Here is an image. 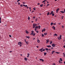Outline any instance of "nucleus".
I'll use <instances>...</instances> for the list:
<instances>
[{
	"label": "nucleus",
	"instance_id": "4468645a",
	"mask_svg": "<svg viewBox=\"0 0 65 65\" xmlns=\"http://www.w3.org/2000/svg\"><path fill=\"white\" fill-rule=\"evenodd\" d=\"M23 6H24L25 7H27V5H23Z\"/></svg>",
	"mask_w": 65,
	"mask_h": 65
},
{
	"label": "nucleus",
	"instance_id": "4d7b16f0",
	"mask_svg": "<svg viewBox=\"0 0 65 65\" xmlns=\"http://www.w3.org/2000/svg\"><path fill=\"white\" fill-rule=\"evenodd\" d=\"M27 55L28 56H29V55H30V54H29V53H28L27 54Z\"/></svg>",
	"mask_w": 65,
	"mask_h": 65
},
{
	"label": "nucleus",
	"instance_id": "a878e982",
	"mask_svg": "<svg viewBox=\"0 0 65 65\" xmlns=\"http://www.w3.org/2000/svg\"><path fill=\"white\" fill-rule=\"evenodd\" d=\"M63 57H65V54H64V53H63Z\"/></svg>",
	"mask_w": 65,
	"mask_h": 65
},
{
	"label": "nucleus",
	"instance_id": "ea45409f",
	"mask_svg": "<svg viewBox=\"0 0 65 65\" xmlns=\"http://www.w3.org/2000/svg\"><path fill=\"white\" fill-rule=\"evenodd\" d=\"M18 4L19 5H20V2L18 3Z\"/></svg>",
	"mask_w": 65,
	"mask_h": 65
},
{
	"label": "nucleus",
	"instance_id": "9d476101",
	"mask_svg": "<svg viewBox=\"0 0 65 65\" xmlns=\"http://www.w3.org/2000/svg\"><path fill=\"white\" fill-rule=\"evenodd\" d=\"M50 41V40H46V43H48V42H49V41Z\"/></svg>",
	"mask_w": 65,
	"mask_h": 65
},
{
	"label": "nucleus",
	"instance_id": "72a5a7b5",
	"mask_svg": "<svg viewBox=\"0 0 65 65\" xmlns=\"http://www.w3.org/2000/svg\"><path fill=\"white\" fill-rule=\"evenodd\" d=\"M26 43V44H28V42L27 41V42H25Z\"/></svg>",
	"mask_w": 65,
	"mask_h": 65
},
{
	"label": "nucleus",
	"instance_id": "49530a36",
	"mask_svg": "<svg viewBox=\"0 0 65 65\" xmlns=\"http://www.w3.org/2000/svg\"><path fill=\"white\" fill-rule=\"evenodd\" d=\"M20 1V0H18L17 1V2H19Z\"/></svg>",
	"mask_w": 65,
	"mask_h": 65
},
{
	"label": "nucleus",
	"instance_id": "13d9d810",
	"mask_svg": "<svg viewBox=\"0 0 65 65\" xmlns=\"http://www.w3.org/2000/svg\"><path fill=\"white\" fill-rule=\"evenodd\" d=\"M23 4H25V3L24 2H23Z\"/></svg>",
	"mask_w": 65,
	"mask_h": 65
},
{
	"label": "nucleus",
	"instance_id": "473e14b6",
	"mask_svg": "<svg viewBox=\"0 0 65 65\" xmlns=\"http://www.w3.org/2000/svg\"><path fill=\"white\" fill-rule=\"evenodd\" d=\"M48 48H45V50H46V51H48Z\"/></svg>",
	"mask_w": 65,
	"mask_h": 65
},
{
	"label": "nucleus",
	"instance_id": "a18cd8bd",
	"mask_svg": "<svg viewBox=\"0 0 65 65\" xmlns=\"http://www.w3.org/2000/svg\"><path fill=\"white\" fill-rule=\"evenodd\" d=\"M20 7H23V5H20Z\"/></svg>",
	"mask_w": 65,
	"mask_h": 65
},
{
	"label": "nucleus",
	"instance_id": "e433bc0d",
	"mask_svg": "<svg viewBox=\"0 0 65 65\" xmlns=\"http://www.w3.org/2000/svg\"><path fill=\"white\" fill-rule=\"evenodd\" d=\"M42 6H43V4H42V5H40V6L41 7H42Z\"/></svg>",
	"mask_w": 65,
	"mask_h": 65
},
{
	"label": "nucleus",
	"instance_id": "5701e85b",
	"mask_svg": "<svg viewBox=\"0 0 65 65\" xmlns=\"http://www.w3.org/2000/svg\"><path fill=\"white\" fill-rule=\"evenodd\" d=\"M33 24L35 26H37V24H35V23L34 24Z\"/></svg>",
	"mask_w": 65,
	"mask_h": 65
},
{
	"label": "nucleus",
	"instance_id": "423d86ee",
	"mask_svg": "<svg viewBox=\"0 0 65 65\" xmlns=\"http://www.w3.org/2000/svg\"><path fill=\"white\" fill-rule=\"evenodd\" d=\"M18 44L19 45H20L22 44V42H18Z\"/></svg>",
	"mask_w": 65,
	"mask_h": 65
},
{
	"label": "nucleus",
	"instance_id": "cd10ccee",
	"mask_svg": "<svg viewBox=\"0 0 65 65\" xmlns=\"http://www.w3.org/2000/svg\"><path fill=\"white\" fill-rule=\"evenodd\" d=\"M42 37H44V34H42Z\"/></svg>",
	"mask_w": 65,
	"mask_h": 65
},
{
	"label": "nucleus",
	"instance_id": "c9c22d12",
	"mask_svg": "<svg viewBox=\"0 0 65 65\" xmlns=\"http://www.w3.org/2000/svg\"><path fill=\"white\" fill-rule=\"evenodd\" d=\"M60 60L61 61H62V59L61 58H60Z\"/></svg>",
	"mask_w": 65,
	"mask_h": 65
},
{
	"label": "nucleus",
	"instance_id": "a211bd4d",
	"mask_svg": "<svg viewBox=\"0 0 65 65\" xmlns=\"http://www.w3.org/2000/svg\"><path fill=\"white\" fill-rule=\"evenodd\" d=\"M26 38H30V37L29 36H26Z\"/></svg>",
	"mask_w": 65,
	"mask_h": 65
},
{
	"label": "nucleus",
	"instance_id": "f8f14e48",
	"mask_svg": "<svg viewBox=\"0 0 65 65\" xmlns=\"http://www.w3.org/2000/svg\"><path fill=\"white\" fill-rule=\"evenodd\" d=\"M33 27L32 28H33V29H34V28H35V26L34 25V24H33Z\"/></svg>",
	"mask_w": 65,
	"mask_h": 65
},
{
	"label": "nucleus",
	"instance_id": "20e7f679",
	"mask_svg": "<svg viewBox=\"0 0 65 65\" xmlns=\"http://www.w3.org/2000/svg\"><path fill=\"white\" fill-rule=\"evenodd\" d=\"M59 8H58L56 10V13H58V12L59 11Z\"/></svg>",
	"mask_w": 65,
	"mask_h": 65
},
{
	"label": "nucleus",
	"instance_id": "c756f323",
	"mask_svg": "<svg viewBox=\"0 0 65 65\" xmlns=\"http://www.w3.org/2000/svg\"><path fill=\"white\" fill-rule=\"evenodd\" d=\"M47 33H44V34L45 35H47Z\"/></svg>",
	"mask_w": 65,
	"mask_h": 65
},
{
	"label": "nucleus",
	"instance_id": "9b49d317",
	"mask_svg": "<svg viewBox=\"0 0 65 65\" xmlns=\"http://www.w3.org/2000/svg\"><path fill=\"white\" fill-rule=\"evenodd\" d=\"M43 50V48H42L41 49L39 50V51H42Z\"/></svg>",
	"mask_w": 65,
	"mask_h": 65
},
{
	"label": "nucleus",
	"instance_id": "412c9836",
	"mask_svg": "<svg viewBox=\"0 0 65 65\" xmlns=\"http://www.w3.org/2000/svg\"><path fill=\"white\" fill-rule=\"evenodd\" d=\"M46 54H47L46 53L44 52V56H45V55H46Z\"/></svg>",
	"mask_w": 65,
	"mask_h": 65
},
{
	"label": "nucleus",
	"instance_id": "7c9ffc66",
	"mask_svg": "<svg viewBox=\"0 0 65 65\" xmlns=\"http://www.w3.org/2000/svg\"><path fill=\"white\" fill-rule=\"evenodd\" d=\"M35 28H36V29H37L38 28V26H36L35 27Z\"/></svg>",
	"mask_w": 65,
	"mask_h": 65
},
{
	"label": "nucleus",
	"instance_id": "7ed1b4c3",
	"mask_svg": "<svg viewBox=\"0 0 65 65\" xmlns=\"http://www.w3.org/2000/svg\"><path fill=\"white\" fill-rule=\"evenodd\" d=\"M39 60L40 61H42L43 62V61H44V60L41 59H40Z\"/></svg>",
	"mask_w": 65,
	"mask_h": 65
},
{
	"label": "nucleus",
	"instance_id": "b1692460",
	"mask_svg": "<svg viewBox=\"0 0 65 65\" xmlns=\"http://www.w3.org/2000/svg\"><path fill=\"white\" fill-rule=\"evenodd\" d=\"M46 1V0H45L44 1L42 2V3H44V2H45Z\"/></svg>",
	"mask_w": 65,
	"mask_h": 65
},
{
	"label": "nucleus",
	"instance_id": "aec40b11",
	"mask_svg": "<svg viewBox=\"0 0 65 65\" xmlns=\"http://www.w3.org/2000/svg\"><path fill=\"white\" fill-rule=\"evenodd\" d=\"M53 25V22L51 23V26H52V25Z\"/></svg>",
	"mask_w": 65,
	"mask_h": 65
},
{
	"label": "nucleus",
	"instance_id": "f704fd0d",
	"mask_svg": "<svg viewBox=\"0 0 65 65\" xmlns=\"http://www.w3.org/2000/svg\"><path fill=\"white\" fill-rule=\"evenodd\" d=\"M35 17H33V19H34V20H35Z\"/></svg>",
	"mask_w": 65,
	"mask_h": 65
},
{
	"label": "nucleus",
	"instance_id": "393cba45",
	"mask_svg": "<svg viewBox=\"0 0 65 65\" xmlns=\"http://www.w3.org/2000/svg\"><path fill=\"white\" fill-rule=\"evenodd\" d=\"M49 14H50V12H48L47 13V15H48Z\"/></svg>",
	"mask_w": 65,
	"mask_h": 65
},
{
	"label": "nucleus",
	"instance_id": "0eeeda50",
	"mask_svg": "<svg viewBox=\"0 0 65 65\" xmlns=\"http://www.w3.org/2000/svg\"><path fill=\"white\" fill-rule=\"evenodd\" d=\"M52 28L54 29V30H55V27L54 26V25H53L52 27Z\"/></svg>",
	"mask_w": 65,
	"mask_h": 65
},
{
	"label": "nucleus",
	"instance_id": "6e6d98bb",
	"mask_svg": "<svg viewBox=\"0 0 65 65\" xmlns=\"http://www.w3.org/2000/svg\"><path fill=\"white\" fill-rule=\"evenodd\" d=\"M47 6H49L50 5V4H47Z\"/></svg>",
	"mask_w": 65,
	"mask_h": 65
},
{
	"label": "nucleus",
	"instance_id": "5fc2aeb1",
	"mask_svg": "<svg viewBox=\"0 0 65 65\" xmlns=\"http://www.w3.org/2000/svg\"><path fill=\"white\" fill-rule=\"evenodd\" d=\"M24 40H25V42H26V39H25Z\"/></svg>",
	"mask_w": 65,
	"mask_h": 65
},
{
	"label": "nucleus",
	"instance_id": "1a4fd4ad",
	"mask_svg": "<svg viewBox=\"0 0 65 65\" xmlns=\"http://www.w3.org/2000/svg\"><path fill=\"white\" fill-rule=\"evenodd\" d=\"M37 41L38 43H39L40 42V40L39 39H38L37 40Z\"/></svg>",
	"mask_w": 65,
	"mask_h": 65
},
{
	"label": "nucleus",
	"instance_id": "3c124183",
	"mask_svg": "<svg viewBox=\"0 0 65 65\" xmlns=\"http://www.w3.org/2000/svg\"><path fill=\"white\" fill-rule=\"evenodd\" d=\"M39 4H40V3H38L37 4V5H39Z\"/></svg>",
	"mask_w": 65,
	"mask_h": 65
},
{
	"label": "nucleus",
	"instance_id": "2eb2a0df",
	"mask_svg": "<svg viewBox=\"0 0 65 65\" xmlns=\"http://www.w3.org/2000/svg\"><path fill=\"white\" fill-rule=\"evenodd\" d=\"M25 32H26V33H27V34H28V31L27 30L25 31Z\"/></svg>",
	"mask_w": 65,
	"mask_h": 65
},
{
	"label": "nucleus",
	"instance_id": "c85d7f7f",
	"mask_svg": "<svg viewBox=\"0 0 65 65\" xmlns=\"http://www.w3.org/2000/svg\"><path fill=\"white\" fill-rule=\"evenodd\" d=\"M38 27L39 29H40V26L39 25V26H38Z\"/></svg>",
	"mask_w": 65,
	"mask_h": 65
},
{
	"label": "nucleus",
	"instance_id": "bb28decb",
	"mask_svg": "<svg viewBox=\"0 0 65 65\" xmlns=\"http://www.w3.org/2000/svg\"><path fill=\"white\" fill-rule=\"evenodd\" d=\"M61 36H61V35H60V37H59V38H60V39H61Z\"/></svg>",
	"mask_w": 65,
	"mask_h": 65
},
{
	"label": "nucleus",
	"instance_id": "338daca9",
	"mask_svg": "<svg viewBox=\"0 0 65 65\" xmlns=\"http://www.w3.org/2000/svg\"><path fill=\"white\" fill-rule=\"evenodd\" d=\"M63 47H64V48H65V45L63 46Z\"/></svg>",
	"mask_w": 65,
	"mask_h": 65
},
{
	"label": "nucleus",
	"instance_id": "864d4df0",
	"mask_svg": "<svg viewBox=\"0 0 65 65\" xmlns=\"http://www.w3.org/2000/svg\"><path fill=\"white\" fill-rule=\"evenodd\" d=\"M53 65H56V64L55 63H53Z\"/></svg>",
	"mask_w": 65,
	"mask_h": 65
},
{
	"label": "nucleus",
	"instance_id": "69168bd1",
	"mask_svg": "<svg viewBox=\"0 0 65 65\" xmlns=\"http://www.w3.org/2000/svg\"><path fill=\"white\" fill-rule=\"evenodd\" d=\"M12 51H10V53H11V52H12Z\"/></svg>",
	"mask_w": 65,
	"mask_h": 65
},
{
	"label": "nucleus",
	"instance_id": "c03bdc74",
	"mask_svg": "<svg viewBox=\"0 0 65 65\" xmlns=\"http://www.w3.org/2000/svg\"><path fill=\"white\" fill-rule=\"evenodd\" d=\"M59 63L60 64L61 63V61H60V60L59 61Z\"/></svg>",
	"mask_w": 65,
	"mask_h": 65
},
{
	"label": "nucleus",
	"instance_id": "680f3d73",
	"mask_svg": "<svg viewBox=\"0 0 65 65\" xmlns=\"http://www.w3.org/2000/svg\"><path fill=\"white\" fill-rule=\"evenodd\" d=\"M48 51H51V49H48Z\"/></svg>",
	"mask_w": 65,
	"mask_h": 65
},
{
	"label": "nucleus",
	"instance_id": "dca6fc26",
	"mask_svg": "<svg viewBox=\"0 0 65 65\" xmlns=\"http://www.w3.org/2000/svg\"><path fill=\"white\" fill-rule=\"evenodd\" d=\"M60 12H61V13H64V11H61Z\"/></svg>",
	"mask_w": 65,
	"mask_h": 65
},
{
	"label": "nucleus",
	"instance_id": "ddd939ff",
	"mask_svg": "<svg viewBox=\"0 0 65 65\" xmlns=\"http://www.w3.org/2000/svg\"><path fill=\"white\" fill-rule=\"evenodd\" d=\"M55 52V51H53L52 53V54H54Z\"/></svg>",
	"mask_w": 65,
	"mask_h": 65
},
{
	"label": "nucleus",
	"instance_id": "603ef678",
	"mask_svg": "<svg viewBox=\"0 0 65 65\" xmlns=\"http://www.w3.org/2000/svg\"><path fill=\"white\" fill-rule=\"evenodd\" d=\"M29 8V7L28 6L27 7V9H28Z\"/></svg>",
	"mask_w": 65,
	"mask_h": 65
},
{
	"label": "nucleus",
	"instance_id": "6e6552de",
	"mask_svg": "<svg viewBox=\"0 0 65 65\" xmlns=\"http://www.w3.org/2000/svg\"><path fill=\"white\" fill-rule=\"evenodd\" d=\"M52 46H53V47H54V46H55V45L54 44H52Z\"/></svg>",
	"mask_w": 65,
	"mask_h": 65
},
{
	"label": "nucleus",
	"instance_id": "f03ea898",
	"mask_svg": "<svg viewBox=\"0 0 65 65\" xmlns=\"http://www.w3.org/2000/svg\"><path fill=\"white\" fill-rule=\"evenodd\" d=\"M36 34L34 33V31L32 30L31 31V33L30 34V35H32L33 36H35V35Z\"/></svg>",
	"mask_w": 65,
	"mask_h": 65
},
{
	"label": "nucleus",
	"instance_id": "774afa93",
	"mask_svg": "<svg viewBox=\"0 0 65 65\" xmlns=\"http://www.w3.org/2000/svg\"><path fill=\"white\" fill-rule=\"evenodd\" d=\"M64 13H65V9H64Z\"/></svg>",
	"mask_w": 65,
	"mask_h": 65
},
{
	"label": "nucleus",
	"instance_id": "4be33fe9",
	"mask_svg": "<svg viewBox=\"0 0 65 65\" xmlns=\"http://www.w3.org/2000/svg\"><path fill=\"white\" fill-rule=\"evenodd\" d=\"M27 58H24V60H25V61H27Z\"/></svg>",
	"mask_w": 65,
	"mask_h": 65
},
{
	"label": "nucleus",
	"instance_id": "f3484780",
	"mask_svg": "<svg viewBox=\"0 0 65 65\" xmlns=\"http://www.w3.org/2000/svg\"><path fill=\"white\" fill-rule=\"evenodd\" d=\"M42 30H43V31H45V30H46V29H45V28H44Z\"/></svg>",
	"mask_w": 65,
	"mask_h": 65
},
{
	"label": "nucleus",
	"instance_id": "2f4dec72",
	"mask_svg": "<svg viewBox=\"0 0 65 65\" xmlns=\"http://www.w3.org/2000/svg\"><path fill=\"white\" fill-rule=\"evenodd\" d=\"M54 35L55 36H58V34H55Z\"/></svg>",
	"mask_w": 65,
	"mask_h": 65
},
{
	"label": "nucleus",
	"instance_id": "39448f33",
	"mask_svg": "<svg viewBox=\"0 0 65 65\" xmlns=\"http://www.w3.org/2000/svg\"><path fill=\"white\" fill-rule=\"evenodd\" d=\"M46 46L47 47H51V45H46Z\"/></svg>",
	"mask_w": 65,
	"mask_h": 65
},
{
	"label": "nucleus",
	"instance_id": "052dcab7",
	"mask_svg": "<svg viewBox=\"0 0 65 65\" xmlns=\"http://www.w3.org/2000/svg\"><path fill=\"white\" fill-rule=\"evenodd\" d=\"M35 21H37V19H36V20H35Z\"/></svg>",
	"mask_w": 65,
	"mask_h": 65
},
{
	"label": "nucleus",
	"instance_id": "a19ab883",
	"mask_svg": "<svg viewBox=\"0 0 65 65\" xmlns=\"http://www.w3.org/2000/svg\"><path fill=\"white\" fill-rule=\"evenodd\" d=\"M62 18V19H63V18H64V16H63L61 17Z\"/></svg>",
	"mask_w": 65,
	"mask_h": 65
},
{
	"label": "nucleus",
	"instance_id": "58836bf2",
	"mask_svg": "<svg viewBox=\"0 0 65 65\" xmlns=\"http://www.w3.org/2000/svg\"><path fill=\"white\" fill-rule=\"evenodd\" d=\"M33 9H34V10H36V8H34Z\"/></svg>",
	"mask_w": 65,
	"mask_h": 65
},
{
	"label": "nucleus",
	"instance_id": "79ce46f5",
	"mask_svg": "<svg viewBox=\"0 0 65 65\" xmlns=\"http://www.w3.org/2000/svg\"><path fill=\"white\" fill-rule=\"evenodd\" d=\"M28 20H30V17H28Z\"/></svg>",
	"mask_w": 65,
	"mask_h": 65
},
{
	"label": "nucleus",
	"instance_id": "0e129e2a",
	"mask_svg": "<svg viewBox=\"0 0 65 65\" xmlns=\"http://www.w3.org/2000/svg\"><path fill=\"white\" fill-rule=\"evenodd\" d=\"M64 26H62V28H64Z\"/></svg>",
	"mask_w": 65,
	"mask_h": 65
},
{
	"label": "nucleus",
	"instance_id": "e2e57ef3",
	"mask_svg": "<svg viewBox=\"0 0 65 65\" xmlns=\"http://www.w3.org/2000/svg\"><path fill=\"white\" fill-rule=\"evenodd\" d=\"M46 2H47V3H49V2H48V1H46Z\"/></svg>",
	"mask_w": 65,
	"mask_h": 65
},
{
	"label": "nucleus",
	"instance_id": "bf43d9fd",
	"mask_svg": "<svg viewBox=\"0 0 65 65\" xmlns=\"http://www.w3.org/2000/svg\"><path fill=\"white\" fill-rule=\"evenodd\" d=\"M37 47V48H38V47H39V46H36Z\"/></svg>",
	"mask_w": 65,
	"mask_h": 65
},
{
	"label": "nucleus",
	"instance_id": "6ab92c4d",
	"mask_svg": "<svg viewBox=\"0 0 65 65\" xmlns=\"http://www.w3.org/2000/svg\"><path fill=\"white\" fill-rule=\"evenodd\" d=\"M50 44H51L52 43V40H50Z\"/></svg>",
	"mask_w": 65,
	"mask_h": 65
},
{
	"label": "nucleus",
	"instance_id": "de8ad7c7",
	"mask_svg": "<svg viewBox=\"0 0 65 65\" xmlns=\"http://www.w3.org/2000/svg\"><path fill=\"white\" fill-rule=\"evenodd\" d=\"M9 36L10 37H11V36L10 35H9Z\"/></svg>",
	"mask_w": 65,
	"mask_h": 65
},
{
	"label": "nucleus",
	"instance_id": "09e8293b",
	"mask_svg": "<svg viewBox=\"0 0 65 65\" xmlns=\"http://www.w3.org/2000/svg\"><path fill=\"white\" fill-rule=\"evenodd\" d=\"M43 51H45V49H44L43 50Z\"/></svg>",
	"mask_w": 65,
	"mask_h": 65
},
{
	"label": "nucleus",
	"instance_id": "37998d69",
	"mask_svg": "<svg viewBox=\"0 0 65 65\" xmlns=\"http://www.w3.org/2000/svg\"><path fill=\"white\" fill-rule=\"evenodd\" d=\"M56 54H60L58 52H56Z\"/></svg>",
	"mask_w": 65,
	"mask_h": 65
},
{
	"label": "nucleus",
	"instance_id": "f257e3e1",
	"mask_svg": "<svg viewBox=\"0 0 65 65\" xmlns=\"http://www.w3.org/2000/svg\"><path fill=\"white\" fill-rule=\"evenodd\" d=\"M51 14H52V16H54L55 14H54V11H51V12L50 14L49 15H51Z\"/></svg>",
	"mask_w": 65,
	"mask_h": 65
},
{
	"label": "nucleus",
	"instance_id": "4c0bfd02",
	"mask_svg": "<svg viewBox=\"0 0 65 65\" xmlns=\"http://www.w3.org/2000/svg\"><path fill=\"white\" fill-rule=\"evenodd\" d=\"M36 32L37 33H39V31H36Z\"/></svg>",
	"mask_w": 65,
	"mask_h": 65
},
{
	"label": "nucleus",
	"instance_id": "8fccbe9b",
	"mask_svg": "<svg viewBox=\"0 0 65 65\" xmlns=\"http://www.w3.org/2000/svg\"><path fill=\"white\" fill-rule=\"evenodd\" d=\"M53 25H56V23H53Z\"/></svg>",
	"mask_w": 65,
	"mask_h": 65
}]
</instances>
